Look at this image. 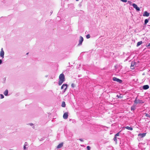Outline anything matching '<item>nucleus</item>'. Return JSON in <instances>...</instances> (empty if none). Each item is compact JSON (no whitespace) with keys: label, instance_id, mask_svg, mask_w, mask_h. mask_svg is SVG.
<instances>
[{"label":"nucleus","instance_id":"aec40b11","mask_svg":"<svg viewBox=\"0 0 150 150\" xmlns=\"http://www.w3.org/2000/svg\"><path fill=\"white\" fill-rule=\"evenodd\" d=\"M114 140L115 141V142H117V137H116V136H115L114 137Z\"/></svg>","mask_w":150,"mask_h":150},{"label":"nucleus","instance_id":"a211bd4d","mask_svg":"<svg viewBox=\"0 0 150 150\" xmlns=\"http://www.w3.org/2000/svg\"><path fill=\"white\" fill-rule=\"evenodd\" d=\"M62 106L63 107H65L66 106L65 102L64 101L62 102Z\"/></svg>","mask_w":150,"mask_h":150},{"label":"nucleus","instance_id":"f03ea898","mask_svg":"<svg viewBox=\"0 0 150 150\" xmlns=\"http://www.w3.org/2000/svg\"><path fill=\"white\" fill-rule=\"evenodd\" d=\"M144 102L142 100H140L137 99V98L136 97L134 101V103L135 104H142L144 103Z\"/></svg>","mask_w":150,"mask_h":150},{"label":"nucleus","instance_id":"ddd939ff","mask_svg":"<svg viewBox=\"0 0 150 150\" xmlns=\"http://www.w3.org/2000/svg\"><path fill=\"white\" fill-rule=\"evenodd\" d=\"M125 128L129 130H132L133 129V128L132 127L129 126L126 127H125Z\"/></svg>","mask_w":150,"mask_h":150},{"label":"nucleus","instance_id":"2eb2a0df","mask_svg":"<svg viewBox=\"0 0 150 150\" xmlns=\"http://www.w3.org/2000/svg\"><path fill=\"white\" fill-rule=\"evenodd\" d=\"M149 20V19H146L144 21V25H146V24L148 22Z\"/></svg>","mask_w":150,"mask_h":150},{"label":"nucleus","instance_id":"5701e85b","mask_svg":"<svg viewBox=\"0 0 150 150\" xmlns=\"http://www.w3.org/2000/svg\"><path fill=\"white\" fill-rule=\"evenodd\" d=\"M128 3L130 5H132V2L131 1H128Z\"/></svg>","mask_w":150,"mask_h":150},{"label":"nucleus","instance_id":"7ed1b4c3","mask_svg":"<svg viewBox=\"0 0 150 150\" xmlns=\"http://www.w3.org/2000/svg\"><path fill=\"white\" fill-rule=\"evenodd\" d=\"M68 87V85L67 84H64L62 86L61 88L62 89H64L63 92H64L66 90Z\"/></svg>","mask_w":150,"mask_h":150},{"label":"nucleus","instance_id":"bb28decb","mask_svg":"<svg viewBox=\"0 0 150 150\" xmlns=\"http://www.w3.org/2000/svg\"><path fill=\"white\" fill-rule=\"evenodd\" d=\"M121 1L123 2H126L127 1V0H121Z\"/></svg>","mask_w":150,"mask_h":150},{"label":"nucleus","instance_id":"4be33fe9","mask_svg":"<svg viewBox=\"0 0 150 150\" xmlns=\"http://www.w3.org/2000/svg\"><path fill=\"white\" fill-rule=\"evenodd\" d=\"M145 116L146 117H149V118H150V115H149V114H148L146 113V115H145Z\"/></svg>","mask_w":150,"mask_h":150},{"label":"nucleus","instance_id":"c756f323","mask_svg":"<svg viewBox=\"0 0 150 150\" xmlns=\"http://www.w3.org/2000/svg\"><path fill=\"white\" fill-rule=\"evenodd\" d=\"M2 63V61L1 59H0V64H1Z\"/></svg>","mask_w":150,"mask_h":150},{"label":"nucleus","instance_id":"9d476101","mask_svg":"<svg viewBox=\"0 0 150 150\" xmlns=\"http://www.w3.org/2000/svg\"><path fill=\"white\" fill-rule=\"evenodd\" d=\"M68 113L67 112L65 113L63 115V118L65 119H66L68 118Z\"/></svg>","mask_w":150,"mask_h":150},{"label":"nucleus","instance_id":"f3484780","mask_svg":"<svg viewBox=\"0 0 150 150\" xmlns=\"http://www.w3.org/2000/svg\"><path fill=\"white\" fill-rule=\"evenodd\" d=\"M28 143L27 142H25L24 145V147H23L24 149H26V146H28Z\"/></svg>","mask_w":150,"mask_h":150},{"label":"nucleus","instance_id":"423d86ee","mask_svg":"<svg viewBox=\"0 0 150 150\" xmlns=\"http://www.w3.org/2000/svg\"><path fill=\"white\" fill-rule=\"evenodd\" d=\"M132 5L133 7L135 8L136 9L137 11H139L140 10V8L138 7L137 5L135 4H132Z\"/></svg>","mask_w":150,"mask_h":150},{"label":"nucleus","instance_id":"473e14b6","mask_svg":"<svg viewBox=\"0 0 150 150\" xmlns=\"http://www.w3.org/2000/svg\"><path fill=\"white\" fill-rule=\"evenodd\" d=\"M117 97L118 98H120V96L118 95H117Z\"/></svg>","mask_w":150,"mask_h":150},{"label":"nucleus","instance_id":"39448f33","mask_svg":"<svg viewBox=\"0 0 150 150\" xmlns=\"http://www.w3.org/2000/svg\"><path fill=\"white\" fill-rule=\"evenodd\" d=\"M83 40V38L81 36L80 37V39L79 40V44L78 45H81L82 44V43Z\"/></svg>","mask_w":150,"mask_h":150},{"label":"nucleus","instance_id":"2f4dec72","mask_svg":"<svg viewBox=\"0 0 150 150\" xmlns=\"http://www.w3.org/2000/svg\"><path fill=\"white\" fill-rule=\"evenodd\" d=\"M30 125H31V126H32V125H33V124H32V123H30Z\"/></svg>","mask_w":150,"mask_h":150},{"label":"nucleus","instance_id":"6e6552de","mask_svg":"<svg viewBox=\"0 0 150 150\" xmlns=\"http://www.w3.org/2000/svg\"><path fill=\"white\" fill-rule=\"evenodd\" d=\"M4 52L3 50V49L2 48L0 52V56L2 58H4Z\"/></svg>","mask_w":150,"mask_h":150},{"label":"nucleus","instance_id":"b1692460","mask_svg":"<svg viewBox=\"0 0 150 150\" xmlns=\"http://www.w3.org/2000/svg\"><path fill=\"white\" fill-rule=\"evenodd\" d=\"M87 150H90L91 148L89 146H87Z\"/></svg>","mask_w":150,"mask_h":150},{"label":"nucleus","instance_id":"72a5a7b5","mask_svg":"<svg viewBox=\"0 0 150 150\" xmlns=\"http://www.w3.org/2000/svg\"><path fill=\"white\" fill-rule=\"evenodd\" d=\"M76 0V1H79V0Z\"/></svg>","mask_w":150,"mask_h":150},{"label":"nucleus","instance_id":"9b49d317","mask_svg":"<svg viewBox=\"0 0 150 150\" xmlns=\"http://www.w3.org/2000/svg\"><path fill=\"white\" fill-rule=\"evenodd\" d=\"M149 88V86L148 85H145L143 86V89L144 90H146L148 89Z\"/></svg>","mask_w":150,"mask_h":150},{"label":"nucleus","instance_id":"20e7f679","mask_svg":"<svg viewBox=\"0 0 150 150\" xmlns=\"http://www.w3.org/2000/svg\"><path fill=\"white\" fill-rule=\"evenodd\" d=\"M112 79L114 81L118 82L120 83H121L122 81L120 79L115 77H113Z\"/></svg>","mask_w":150,"mask_h":150},{"label":"nucleus","instance_id":"f257e3e1","mask_svg":"<svg viewBox=\"0 0 150 150\" xmlns=\"http://www.w3.org/2000/svg\"><path fill=\"white\" fill-rule=\"evenodd\" d=\"M59 79L58 85L59 86H60L65 81L64 75V74L62 73L59 76Z\"/></svg>","mask_w":150,"mask_h":150},{"label":"nucleus","instance_id":"c9c22d12","mask_svg":"<svg viewBox=\"0 0 150 150\" xmlns=\"http://www.w3.org/2000/svg\"><path fill=\"white\" fill-rule=\"evenodd\" d=\"M116 67V66H115V67Z\"/></svg>","mask_w":150,"mask_h":150},{"label":"nucleus","instance_id":"1a4fd4ad","mask_svg":"<svg viewBox=\"0 0 150 150\" xmlns=\"http://www.w3.org/2000/svg\"><path fill=\"white\" fill-rule=\"evenodd\" d=\"M149 16V13H148L147 11H145L144 13L143 14V16Z\"/></svg>","mask_w":150,"mask_h":150},{"label":"nucleus","instance_id":"393cba45","mask_svg":"<svg viewBox=\"0 0 150 150\" xmlns=\"http://www.w3.org/2000/svg\"><path fill=\"white\" fill-rule=\"evenodd\" d=\"M119 132L117 133L115 135V136H116V137H117V136H119Z\"/></svg>","mask_w":150,"mask_h":150},{"label":"nucleus","instance_id":"f8f14e48","mask_svg":"<svg viewBox=\"0 0 150 150\" xmlns=\"http://www.w3.org/2000/svg\"><path fill=\"white\" fill-rule=\"evenodd\" d=\"M63 143H61L59 144L57 146V149H59L61 148L62 146H63Z\"/></svg>","mask_w":150,"mask_h":150},{"label":"nucleus","instance_id":"c85d7f7f","mask_svg":"<svg viewBox=\"0 0 150 150\" xmlns=\"http://www.w3.org/2000/svg\"><path fill=\"white\" fill-rule=\"evenodd\" d=\"M79 140H80L81 142H83V140L82 139H79Z\"/></svg>","mask_w":150,"mask_h":150},{"label":"nucleus","instance_id":"a878e982","mask_svg":"<svg viewBox=\"0 0 150 150\" xmlns=\"http://www.w3.org/2000/svg\"><path fill=\"white\" fill-rule=\"evenodd\" d=\"M0 96H1V99H2V98H4V95L3 94H0Z\"/></svg>","mask_w":150,"mask_h":150},{"label":"nucleus","instance_id":"412c9836","mask_svg":"<svg viewBox=\"0 0 150 150\" xmlns=\"http://www.w3.org/2000/svg\"><path fill=\"white\" fill-rule=\"evenodd\" d=\"M86 38L87 39H88L90 38V35L88 34L86 36Z\"/></svg>","mask_w":150,"mask_h":150},{"label":"nucleus","instance_id":"f704fd0d","mask_svg":"<svg viewBox=\"0 0 150 150\" xmlns=\"http://www.w3.org/2000/svg\"><path fill=\"white\" fill-rule=\"evenodd\" d=\"M28 54V53H27V54Z\"/></svg>","mask_w":150,"mask_h":150},{"label":"nucleus","instance_id":"7c9ffc66","mask_svg":"<svg viewBox=\"0 0 150 150\" xmlns=\"http://www.w3.org/2000/svg\"><path fill=\"white\" fill-rule=\"evenodd\" d=\"M150 46V43H149L148 45L146 46V47H148Z\"/></svg>","mask_w":150,"mask_h":150},{"label":"nucleus","instance_id":"dca6fc26","mask_svg":"<svg viewBox=\"0 0 150 150\" xmlns=\"http://www.w3.org/2000/svg\"><path fill=\"white\" fill-rule=\"evenodd\" d=\"M8 90H6L5 91L4 93L5 96H6L8 94Z\"/></svg>","mask_w":150,"mask_h":150},{"label":"nucleus","instance_id":"4468645a","mask_svg":"<svg viewBox=\"0 0 150 150\" xmlns=\"http://www.w3.org/2000/svg\"><path fill=\"white\" fill-rule=\"evenodd\" d=\"M142 43V41H139V42H138L137 43V47H138V46H139L140 45H141Z\"/></svg>","mask_w":150,"mask_h":150},{"label":"nucleus","instance_id":"6ab92c4d","mask_svg":"<svg viewBox=\"0 0 150 150\" xmlns=\"http://www.w3.org/2000/svg\"><path fill=\"white\" fill-rule=\"evenodd\" d=\"M135 109V106L133 105L131 107V110H134Z\"/></svg>","mask_w":150,"mask_h":150},{"label":"nucleus","instance_id":"cd10ccee","mask_svg":"<svg viewBox=\"0 0 150 150\" xmlns=\"http://www.w3.org/2000/svg\"><path fill=\"white\" fill-rule=\"evenodd\" d=\"M71 86L72 87L74 88V84L73 83L72 84Z\"/></svg>","mask_w":150,"mask_h":150},{"label":"nucleus","instance_id":"0eeeda50","mask_svg":"<svg viewBox=\"0 0 150 150\" xmlns=\"http://www.w3.org/2000/svg\"><path fill=\"white\" fill-rule=\"evenodd\" d=\"M146 134V133H139L138 134V136L140 137L141 138H142L144 137Z\"/></svg>","mask_w":150,"mask_h":150}]
</instances>
